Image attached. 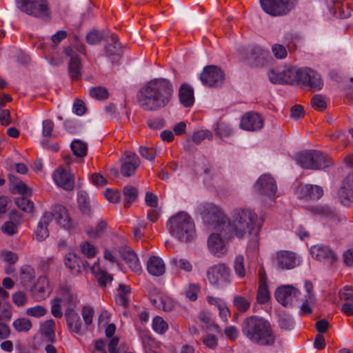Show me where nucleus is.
Masks as SVG:
<instances>
[{
    "instance_id": "obj_45",
    "label": "nucleus",
    "mask_w": 353,
    "mask_h": 353,
    "mask_svg": "<svg viewBox=\"0 0 353 353\" xmlns=\"http://www.w3.org/2000/svg\"><path fill=\"white\" fill-rule=\"evenodd\" d=\"M200 290L199 285L195 283H189L185 288V294L187 298L191 301H195L197 299V294Z\"/></svg>"
},
{
    "instance_id": "obj_25",
    "label": "nucleus",
    "mask_w": 353,
    "mask_h": 353,
    "mask_svg": "<svg viewBox=\"0 0 353 353\" xmlns=\"http://www.w3.org/2000/svg\"><path fill=\"white\" fill-rule=\"evenodd\" d=\"M105 53L112 63L119 60L122 54L121 46L119 43L117 35L112 34L105 47Z\"/></svg>"
},
{
    "instance_id": "obj_17",
    "label": "nucleus",
    "mask_w": 353,
    "mask_h": 353,
    "mask_svg": "<svg viewBox=\"0 0 353 353\" xmlns=\"http://www.w3.org/2000/svg\"><path fill=\"white\" fill-rule=\"evenodd\" d=\"M32 294L37 301H41L49 296L52 289L49 281L46 276H40L32 288Z\"/></svg>"
},
{
    "instance_id": "obj_63",
    "label": "nucleus",
    "mask_w": 353,
    "mask_h": 353,
    "mask_svg": "<svg viewBox=\"0 0 353 353\" xmlns=\"http://www.w3.org/2000/svg\"><path fill=\"white\" fill-rule=\"evenodd\" d=\"M42 134L44 137H52L54 123L52 120L46 119L43 121Z\"/></svg>"
},
{
    "instance_id": "obj_42",
    "label": "nucleus",
    "mask_w": 353,
    "mask_h": 353,
    "mask_svg": "<svg viewBox=\"0 0 353 353\" xmlns=\"http://www.w3.org/2000/svg\"><path fill=\"white\" fill-rule=\"evenodd\" d=\"M270 299V294L268 285H259L256 301L260 304L267 303Z\"/></svg>"
},
{
    "instance_id": "obj_55",
    "label": "nucleus",
    "mask_w": 353,
    "mask_h": 353,
    "mask_svg": "<svg viewBox=\"0 0 353 353\" xmlns=\"http://www.w3.org/2000/svg\"><path fill=\"white\" fill-rule=\"evenodd\" d=\"M102 39V34L97 30L90 32L86 36V41L90 45H97Z\"/></svg>"
},
{
    "instance_id": "obj_7",
    "label": "nucleus",
    "mask_w": 353,
    "mask_h": 353,
    "mask_svg": "<svg viewBox=\"0 0 353 353\" xmlns=\"http://www.w3.org/2000/svg\"><path fill=\"white\" fill-rule=\"evenodd\" d=\"M17 7L23 12L40 19H48L50 9L48 0H17Z\"/></svg>"
},
{
    "instance_id": "obj_32",
    "label": "nucleus",
    "mask_w": 353,
    "mask_h": 353,
    "mask_svg": "<svg viewBox=\"0 0 353 353\" xmlns=\"http://www.w3.org/2000/svg\"><path fill=\"white\" fill-rule=\"evenodd\" d=\"M91 270L101 285L105 286L109 281L112 280V276L102 270L98 263L93 264Z\"/></svg>"
},
{
    "instance_id": "obj_4",
    "label": "nucleus",
    "mask_w": 353,
    "mask_h": 353,
    "mask_svg": "<svg viewBox=\"0 0 353 353\" xmlns=\"http://www.w3.org/2000/svg\"><path fill=\"white\" fill-rule=\"evenodd\" d=\"M170 234L181 242H190L196 236L193 219L185 212H180L172 216L167 222Z\"/></svg>"
},
{
    "instance_id": "obj_5",
    "label": "nucleus",
    "mask_w": 353,
    "mask_h": 353,
    "mask_svg": "<svg viewBox=\"0 0 353 353\" xmlns=\"http://www.w3.org/2000/svg\"><path fill=\"white\" fill-rule=\"evenodd\" d=\"M294 161L303 169L320 170L328 167L330 161L327 156L319 151L307 150L297 153Z\"/></svg>"
},
{
    "instance_id": "obj_39",
    "label": "nucleus",
    "mask_w": 353,
    "mask_h": 353,
    "mask_svg": "<svg viewBox=\"0 0 353 353\" xmlns=\"http://www.w3.org/2000/svg\"><path fill=\"white\" fill-rule=\"evenodd\" d=\"M212 139V133L208 130H201L194 132L192 136V141L196 145L200 144L203 140Z\"/></svg>"
},
{
    "instance_id": "obj_18",
    "label": "nucleus",
    "mask_w": 353,
    "mask_h": 353,
    "mask_svg": "<svg viewBox=\"0 0 353 353\" xmlns=\"http://www.w3.org/2000/svg\"><path fill=\"white\" fill-rule=\"evenodd\" d=\"M339 199L344 205L353 201V173H350L343 179L338 192Z\"/></svg>"
},
{
    "instance_id": "obj_56",
    "label": "nucleus",
    "mask_w": 353,
    "mask_h": 353,
    "mask_svg": "<svg viewBox=\"0 0 353 353\" xmlns=\"http://www.w3.org/2000/svg\"><path fill=\"white\" fill-rule=\"evenodd\" d=\"M272 51L274 56L279 59H284L287 57V50L281 44H274L272 46Z\"/></svg>"
},
{
    "instance_id": "obj_47",
    "label": "nucleus",
    "mask_w": 353,
    "mask_h": 353,
    "mask_svg": "<svg viewBox=\"0 0 353 353\" xmlns=\"http://www.w3.org/2000/svg\"><path fill=\"white\" fill-rule=\"evenodd\" d=\"M12 299L15 305L17 307H23L28 302V296L25 292L18 291L12 294Z\"/></svg>"
},
{
    "instance_id": "obj_53",
    "label": "nucleus",
    "mask_w": 353,
    "mask_h": 353,
    "mask_svg": "<svg viewBox=\"0 0 353 353\" xmlns=\"http://www.w3.org/2000/svg\"><path fill=\"white\" fill-rule=\"evenodd\" d=\"M61 304V300L57 297L51 301V313L55 318H61L63 316Z\"/></svg>"
},
{
    "instance_id": "obj_38",
    "label": "nucleus",
    "mask_w": 353,
    "mask_h": 353,
    "mask_svg": "<svg viewBox=\"0 0 353 353\" xmlns=\"http://www.w3.org/2000/svg\"><path fill=\"white\" fill-rule=\"evenodd\" d=\"M77 201L81 211L85 214H90L91 210L88 194L85 192L79 193Z\"/></svg>"
},
{
    "instance_id": "obj_16",
    "label": "nucleus",
    "mask_w": 353,
    "mask_h": 353,
    "mask_svg": "<svg viewBox=\"0 0 353 353\" xmlns=\"http://www.w3.org/2000/svg\"><path fill=\"white\" fill-rule=\"evenodd\" d=\"M140 163L139 157L134 152L127 151L124 154V161L121 167V174L126 177L133 175Z\"/></svg>"
},
{
    "instance_id": "obj_50",
    "label": "nucleus",
    "mask_w": 353,
    "mask_h": 353,
    "mask_svg": "<svg viewBox=\"0 0 353 353\" xmlns=\"http://www.w3.org/2000/svg\"><path fill=\"white\" fill-rule=\"evenodd\" d=\"M311 105L315 110L322 111L327 107L325 98L321 94H315L311 99Z\"/></svg>"
},
{
    "instance_id": "obj_21",
    "label": "nucleus",
    "mask_w": 353,
    "mask_h": 353,
    "mask_svg": "<svg viewBox=\"0 0 353 353\" xmlns=\"http://www.w3.org/2000/svg\"><path fill=\"white\" fill-rule=\"evenodd\" d=\"M65 53L70 57L68 70L70 77L73 80H77L81 77V63L78 56L71 47L65 48Z\"/></svg>"
},
{
    "instance_id": "obj_14",
    "label": "nucleus",
    "mask_w": 353,
    "mask_h": 353,
    "mask_svg": "<svg viewBox=\"0 0 353 353\" xmlns=\"http://www.w3.org/2000/svg\"><path fill=\"white\" fill-rule=\"evenodd\" d=\"M202 83L209 87L219 86L224 80L223 72L215 65H209L204 68L201 74Z\"/></svg>"
},
{
    "instance_id": "obj_57",
    "label": "nucleus",
    "mask_w": 353,
    "mask_h": 353,
    "mask_svg": "<svg viewBox=\"0 0 353 353\" xmlns=\"http://www.w3.org/2000/svg\"><path fill=\"white\" fill-rule=\"evenodd\" d=\"M204 345L209 348L215 349L218 345V339L212 334H208L203 338Z\"/></svg>"
},
{
    "instance_id": "obj_26",
    "label": "nucleus",
    "mask_w": 353,
    "mask_h": 353,
    "mask_svg": "<svg viewBox=\"0 0 353 353\" xmlns=\"http://www.w3.org/2000/svg\"><path fill=\"white\" fill-rule=\"evenodd\" d=\"M53 219V214L51 212H46L40 219L35 230V237L37 241H41L49 236L48 225Z\"/></svg>"
},
{
    "instance_id": "obj_49",
    "label": "nucleus",
    "mask_w": 353,
    "mask_h": 353,
    "mask_svg": "<svg viewBox=\"0 0 353 353\" xmlns=\"http://www.w3.org/2000/svg\"><path fill=\"white\" fill-rule=\"evenodd\" d=\"M41 330L43 334L51 336L54 335L55 332V322L52 319L48 320L45 321L41 325Z\"/></svg>"
},
{
    "instance_id": "obj_58",
    "label": "nucleus",
    "mask_w": 353,
    "mask_h": 353,
    "mask_svg": "<svg viewBox=\"0 0 353 353\" xmlns=\"http://www.w3.org/2000/svg\"><path fill=\"white\" fill-rule=\"evenodd\" d=\"M94 316V310L92 307L84 306L82 309V316L85 324L88 326L92 323V318Z\"/></svg>"
},
{
    "instance_id": "obj_10",
    "label": "nucleus",
    "mask_w": 353,
    "mask_h": 353,
    "mask_svg": "<svg viewBox=\"0 0 353 353\" xmlns=\"http://www.w3.org/2000/svg\"><path fill=\"white\" fill-rule=\"evenodd\" d=\"M300 294V291L290 285H281L274 292L276 301L284 307L292 306L299 300Z\"/></svg>"
},
{
    "instance_id": "obj_24",
    "label": "nucleus",
    "mask_w": 353,
    "mask_h": 353,
    "mask_svg": "<svg viewBox=\"0 0 353 353\" xmlns=\"http://www.w3.org/2000/svg\"><path fill=\"white\" fill-rule=\"evenodd\" d=\"M120 253L122 259L128 264V267L135 273L141 272V266L136 253L128 247H123L121 249Z\"/></svg>"
},
{
    "instance_id": "obj_35",
    "label": "nucleus",
    "mask_w": 353,
    "mask_h": 353,
    "mask_svg": "<svg viewBox=\"0 0 353 353\" xmlns=\"http://www.w3.org/2000/svg\"><path fill=\"white\" fill-rule=\"evenodd\" d=\"M300 69L290 68L282 71V83H292L294 81H299Z\"/></svg>"
},
{
    "instance_id": "obj_9",
    "label": "nucleus",
    "mask_w": 353,
    "mask_h": 353,
    "mask_svg": "<svg viewBox=\"0 0 353 353\" xmlns=\"http://www.w3.org/2000/svg\"><path fill=\"white\" fill-rule=\"evenodd\" d=\"M209 282L216 288H221L230 281V268L219 263L210 267L207 271Z\"/></svg>"
},
{
    "instance_id": "obj_46",
    "label": "nucleus",
    "mask_w": 353,
    "mask_h": 353,
    "mask_svg": "<svg viewBox=\"0 0 353 353\" xmlns=\"http://www.w3.org/2000/svg\"><path fill=\"white\" fill-rule=\"evenodd\" d=\"M20 272L21 279L25 282L31 281L35 276L34 270L28 265L22 266Z\"/></svg>"
},
{
    "instance_id": "obj_15",
    "label": "nucleus",
    "mask_w": 353,
    "mask_h": 353,
    "mask_svg": "<svg viewBox=\"0 0 353 353\" xmlns=\"http://www.w3.org/2000/svg\"><path fill=\"white\" fill-rule=\"evenodd\" d=\"M208 247L210 253L216 256L221 257L225 255L228 251V239L222 234L214 232L208 236Z\"/></svg>"
},
{
    "instance_id": "obj_19",
    "label": "nucleus",
    "mask_w": 353,
    "mask_h": 353,
    "mask_svg": "<svg viewBox=\"0 0 353 353\" xmlns=\"http://www.w3.org/2000/svg\"><path fill=\"white\" fill-rule=\"evenodd\" d=\"M263 126V120L261 116L255 112L245 114L241 118L240 127L248 131H256Z\"/></svg>"
},
{
    "instance_id": "obj_36",
    "label": "nucleus",
    "mask_w": 353,
    "mask_h": 353,
    "mask_svg": "<svg viewBox=\"0 0 353 353\" xmlns=\"http://www.w3.org/2000/svg\"><path fill=\"white\" fill-rule=\"evenodd\" d=\"M12 326L19 332H27L32 328V323L28 319L19 318L13 321Z\"/></svg>"
},
{
    "instance_id": "obj_52",
    "label": "nucleus",
    "mask_w": 353,
    "mask_h": 353,
    "mask_svg": "<svg viewBox=\"0 0 353 353\" xmlns=\"http://www.w3.org/2000/svg\"><path fill=\"white\" fill-rule=\"evenodd\" d=\"M90 94L92 97L97 99H104L108 97V90L105 88L101 86L90 89Z\"/></svg>"
},
{
    "instance_id": "obj_2",
    "label": "nucleus",
    "mask_w": 353,
    "mask_h": 353,
    "mask_svg": "<svg viewBox=\"0 0 353 353\" xmlns=\"http://www.w3.org/2000/svg\"><path fill=\"white\" fill-rule=\"evenodd\" d=\"M173 94L172 83L165 79H154L145 83L137 92L140 108L157 111L166 106Z\"/></svg>"
},
{
    "instance_id": "obj_27",
    "label": "nucleus",
    "mask_w": 353,
    "mask_h": 353,
    "mask_svg": "<svg viewBox=\"0 0 353 353\" xmlns=\"http://www.w3.org/2000/svg\"><path fill=\"white\" fill-rule=\"evenodd\" d=\"M66 324L69 330L75 334L81 333L82 323L79 315L72 308L66 309L65 312Z\"/></svg>"
},
{
    "instance_id": "obj_12",
    "label": "nucleus",
    "mask_w": 353,
    "mask_h": 353,
    "mask_svg": "<svg viewBox=\"0 0 353 353\" xmlns=\"http://www.w3.org/2000/svg\"><path fill=\"white\" fill-rule=\"evenodd\" d=\"M299 82L309 87L312 91L320 90L323 86L321 76L316 71L309 68L300 69Z\"/></svg>"
},
{
    "instance_id": "obj_41",
    "label": "nucleus",
    "mask_w": 353,
    "mask_h": 353,
    "mask_svg": "<svg viewBox=\"0 0 353 353\" xmlns=\"http://www.w3.org/2000/svg\"><path fill=\"white\" fill-rule=\"evenodd\" d=\"M234 270L239 277L243 278L245 276L244 257L243 255L239 254L235 257L234 261Z\"/></svg>"
},
{
    "instance_id": "obj_22",
    "label": "nucleus",
    "mask_w": 353,
    "mask_h": 353,
    "mask_svg": "<svg viewBox=\"0 0 353 353\" xmlns=\"http://www.w3.org/2000/svg\"><path fill=\"white\" fill-rule=\"evenodd\" d=\"M296 194L299 197L318 199L323 194V190L321 186L310 184H301L298 186Z\"/></svg>"
},
{
    "instance_id": "obj_43",
    "label": "nucleus",
    "mask_w": 353,
    "mask_h": 353,
    "mask_svg": "<svg viewBox=\"0 0 353 353\" xmlns=\"http://www.w3.org/2000/svg\"><path fill=\"white\" fill-rule=\"evenodd\" d=\"M152 328L156 332L163 334L168 330V325L161 316H156L152 321Z\"/></svg>"
},
{
    "instance_id": "obj_48",
    "label": "nucleus",
    "mask_w": 353,
    "mask_h": 353,
    "mask_svg": "<svg viewBox=\"0 0 353 353\" xmlns=\"http://www.w3.org/2000/svg\"><path fill=\"white\" fill-rule=\"evenodd\" d=\"M234 304L240 312H245L250 306V302L240 295L234 296Z\"/></svg>"
},
{
    "instance_id": "obj_44",
    "label": "nucleus",
    "mask_w": 353,
    "mask_h": 353,
    "mask_svg": "<svg viewBox=\"0 0 353 353\" xmlns=\"http://www.w3.org/2000/svg\"><path fill=\"white\" fill-rule=\"evenodd\" d=\"M107 228V223L104 221H100L95 229L88 230L87 234L90 238H97L103 234Z\"/></svg>"
},
{
    "instance_id": "obj_8",
    "label": "nucleus",
    "mask_w": 353,
    "mask_h": 353,
    "mask_svg": "<svg viewBox=\"0 0 353 353\" xmlns=\"http://www.w3.org/2000/svg\"><path fill=\"white\" fill-rule=\"evenodd\" d=\"M296 2V0H260L264 12L273 17L288 14L294 7Z\"/></svg>"
},
{
    "instance_id": "obj_1",
    "label": "nucleus",
    "mask_w": 353,
    "mask_h": 353,
    "mask_svg": "<svg viewBox=\"0 0 353 353\" xmlns=\"http://www.w3.org/2000/svg\"><path fill=\"white\" fill-rule=\"evenodd\" d=\"M232 221L228 220L222 208L216 205L207 204L205 208V221L214 229L221 230L225 235L232 233L238 238H243L247 233L261 227L258 216L251 209L237 208L232 213Z\"/></svg>"
},
{
    "instance_id": "obj_40",
    "label": "nucleus",
    "mask_w": 353,
    "mask_h": 353,
    "mask_svg": "<svg viewBox=\"0 0 353 353\" xmlns=\"http://www.w3.org/2000/svg\"><path fill=\"white\" fill-rule=\"evenodd\" d=\"M17 205L23 211L26 212H32L34 210L33 203L27 198V196H21L16 199Z\"/></svg>"
},
{
    "instance_id": "obj_11",
    "label": "nucleus",
    "mask_w": 353,
    "mask_h": 353,
    "mask_svg": "<svg viewBox=\"0 0 353 353\" xmlns=\"http://www.w3.org/2000/svg\"><path fill=\"white\" fill-rule=\"evenodd\" d=\"M274 263L278 269L288 270L299 266L301 263V259L293 252L281 250L276 253Z\"/></svg>"
},
{
    "instance_id": "obj_13",
    "label": "nucleus",
    "mask_w": 353,
    "mask_h": 353,
    "mask_svg": "<svg viewBox=\"0 0 353 353\" xmlns=\"http://www.w3.org/2000/svg\"><path fill=\"white\" fill-rule=\"evenodd\" d=\"M310 254L314 259L327 265H332L338 259L336 253L330 247L323 244L312 246Z\"/></svg>"
},
{
    "instance_id": "obj_51",
    "label": "nucleus",
    "mask_w": 353,
    "mask_h": 353,
    "mask_svg": "<svg viewBox=\"0 0 353 353\" xmlns=\"http://www.w3.org/2000/svg\"><path fill=\"white\" fill-rule=\"evenodd\" d=\"M26 313L28 316L39 318L46 314L47 309L43 306L37 305L28 308L26 311Z\"/></svg>"
},
{
    "instance_id": "obj_30",
    "label": "nucleus",
    "mask_w": 353,
    "mask_h": 353,
    "mask_svg": "<svg viewBox=\"0 0 353 353\" xmlns=\"http://www.w3.org/2000/svg\"><path fill=\"white\" fill-rule=\"evenodd\" d=\"M179 100L185 107H191L194 101L193 89L186 84L181 85L179 92Z\"/></svg>"
},
{
    "instance_id": "obj_28",
    "label": "nucleus",
    "mask_w": 353,
    "mask_h": 353,
    "mask_svg": "<svg viewBox=\"0 0 353 353\" xmlns=\"http://www.w3.org/2000/svg\"><path fill=\"white\" fill-rule=\"evenodd\" d=\"M57 299L61 300V302L67 305V309L72 308L75 310L78 300L75 295L73 294L71 288L68 286H62L58 294Z\"/></svg>"
},
{
    "instance_id": "obj_6",
    "label": "nucleus",
    "mask_w": 353,
    "mask_h": 353,
    "mask_svg": "<svg viewBox=\"0 0 353 353\" xmlns=\"http://www.w3.org/2000/svg\"><path fill=\"white\" fill-rule=\"evenodd\" d=\"M254 190L264 203H271L278 196L276 181L270 174L261 175L254 185Z\"/></svg>"
},
{
    "instance_id": "obj_37",
    "label": "nucleus",
    "mask_w": 353,
    "mask_h": 353,
    "mask_svg": "<svg viewBox=\"0 0 353 353\" xmlns=\"http://www.w3.org/2000/svg\"><path fill=\"white\" fill-rule=\"evenodd\" d=\"M71 149L77 157H83L87 154V144L80 140L73 141L71 143Z\"/></svg>"
},
{
    "instance_id": "obj_23",
    "label": "nucleus",
    "mask_w": 353,
    "mask_h": 353,
    "mask_svg": "<svg viewBox=\"0 0 353 353\" xmlns=\"http://www.w3.org/2000/svg\"><path fill=\"white\" fill-rule=\"evenodd\" d=\"M53 219L54 218L61 227L69 230L72 227V221L70 219L66 208L60 205H55L52 207V212Z\"/></svg>"
},
{
    "instance_id": "obj_3",
    "label": "nucleus",
    "mask_w": 353,
    "mask_h": 353,
    "mask_svg": "<svg viewBox=\"0 0 353 353\" xmlns=\"http://www.w3.org/2000/svg\"><path fill=\"white\" fill-rule=\"evenodd\" d=\"M243 334L251 342L259 345H272L275 336L270 323L256 316L246 318L241 325Z\"/></svg>"
},
{
    "instance_id": "obj_33",
    "label": "nucleus",
    "mask_w": 353,
    "mask_h": 353,
    "mask_svg": "<svg viewBox=\"0 0 353 353\" xmlns=\"http://www.w3.org/2000/svg\"><path fill=\"white\" fill-rule=\"evenodd\" d=\"M170 265L176 269L183 270L186 272H190L193 266L189 260L185 258L174 257L170 260Z\"/></svg>"
},
{
    "instance_id": "obj_34",
    "label": "nucleus",
    "mask_w": 353,
    "mask_h": 353,
    "mask_svg": "<svg viewBox=\"0 0 353 353\" xmlns=\"http://www.w3.org/2000/svg\"><path fill=\"white\" fill-rule=\"evenodd\" d=\"M123 196L124 207L128 208L130 204L137 199L138 191L134 186L127 185L123 188Z\"/></svg>"
},
{
    "instance_id": "obj_60",
    "label": "nucleus",
    "mask_w": 353,
    "mask_h": 353,
    "mask_svg": "<svg viewBox=\"0 0 353 353\" xmlns=\"http://www.w3.org/2000/svg\"><path fill=\"white\" fill-rule=\"evenodd\" d=\"M1 231L9 236H12L17 233V226L12 221H7L1 226Z\"/></svg>"
},
{
    "instance_id": "obj_20",
    "label": "nucleus",
    "mask_w": 353,
    "mask_h": 353,
    "mask_svg": "<svg viewBox=\"0 0 353 353\" xmlns=\"http://www.w3.org/2000/svg\"><path fill=\"white\" fill-rule=\"evenodd\" d=\"M53 179L57 185L64 190H71L74 188V176L61 168H58L54 172Z\"/></svg>"
},
{
    "instance_id": "obj_62",
    "label": "nucleus",
    "mask_w": 353,
    "mask_h": 353,
    "mask_svg": "<svg viewBox=\"0 0 353 353\" xmlns=\"http://www.w3.org/2000/svg\"><path fill=\"white\" fill-rule=\"evenodd\" d=\"M3 260L10 265L16 263L19 259L18 255L11 251L6 250L2 252Z\"/></svg>"
},
{
    "instance_id": "obj_61",
    "label": "nucleus",
    "mask_w": 353,
    "mask_h": 353,
    "mask_svg": "<svg viewBox=\"0 0 353 353\" xmlns=\"http://www.w3.org/2000/svg\"><path fill=\"white\" fill-rule=\"evenodd\" d=\"M81 252L88 258H92L96 254V248L92 244L85 242L81 245Z\"/></svg>"
},
{
    "instance_id": "obj_59",
    "label": "nucleus",
    "mask_w": 353,
    "mask_h": 353,
    "mask_svg": "<svg viewBox=\"0 0 353 353\" xmlns=\"http://www.w3.org/2000/svg\"><path fill=\"white\" fill-rule=\"evenodd\" d=\"M305 289L307 293L305 295V299H307V301H310L312 303H314L316 301V297L313 292V284L309 281H305Z\"/></svg>"
},
{
    "instance_id": "obj_31",
    "label": "nucleus",
    "mask_w": 353,
    "mask_h": 353,
    "mask_svg": "<svg viewBox=\"0 0 353 353\" xmlns=\"http://www.w3.org/2000/svg\"><path fill=\"white\" fill-rule=\"evenodd\" d=\"M80 259L74 253H68L65 256V266L70 270L72 274H79L81 271Z\"/></svg>"
},
{
    "instance_id": "obj_54",
    "label": "nucleus",
    "mask_w": 353,
    "mask_h": 353,
    "mask_svg": "<svg viewBox=\"0 0 353 353\" xmlns=\"http://www.w3.org/2000/svg\"><path fill=\"white\" fill-rule=\"evenodd\" d=\"M259 229L260 228H256L254 231L252 232L250 234L251 238L248 243V249L250 251H256L259 246Z\"/></svg>"
},
{
    "instance_id": "obj_64",
    "label": "nucleus",
    "mask_w": 353,
    "mask_h": 353,
    "mask_svg": "<svg viewBox=\"0 0 353 353\" xmlns=\"http://www.w3.org/2000/svg\"><path fill=\"white\" fill-rule=\"evenodd\" d=\"M104 196L109 201L112 203L118 202L121 198V194L119 192L109 188L104 192Z\"/></svg>"
},
{
    "instance_id": "obj_29",
    "label": "nucleus",
    "mask_w": 353,
    "mask_h": 353,
    "mask_svg": "<svg viewBox=\"0 0 353 353\" xmlns=\"http://www.w3.org/2000/svg\"><path fill=\"white\" fill-rule=\"evenodd\" d=\"M147 270L152 276H160L165 272V263L160 257L152 256L147 261Z\"/></svg>"
}]
</instances>
